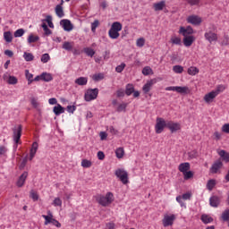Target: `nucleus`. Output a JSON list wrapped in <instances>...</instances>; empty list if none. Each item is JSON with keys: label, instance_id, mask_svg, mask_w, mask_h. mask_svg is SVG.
<instances>
[{"label": "nucleus", "instance_id": "nucleus-31", "mask_svg": "<svg viewBox=\"0 0 229 229\" xmlns=\"http://www.w3.org/2000/svg\"><path fill=\"white\" fill-rule=\"evenodd\" d=\"M23 58L25 62H33V60H35V55L31 53L24 52Z\"/></svg>", "mask_w": 229, "mask_h": 229}, {"label": "nucleus", "instance_id": "nucleus-9", "mask_svg": "<svg viewBox=\"0 0 229 229\" xmlns=\"http://www.w3.org/2000/svg\"><path fill=\"white\" fill-rule=\"evenodd\" d=\"M201 17L198 16V15H190L187 18V22L189 24H192L193 26H199L201 24Z\"/></svg>", "mask_w": 229, "mask_h": 229}, {"label": "nucleus", "instance_id": "nucleus-51", "mask_svg": "<svg viewBox=\"0 0 229 229\" xmlns=\"http://www.w3.org/2000/svg\"><path fill=\"white\" fill-rule=\"evenodd\" d=\"M176 201L182 208H187V206L185 205V202H183V199L182 198V195H179L176 197Z\"/></svg>", "mask_w": 229, "mask_h": 229}, {"label": "nucleus", "instance_id": "nucleus-62", "mask_svg": "<svg viewBox=\"0 0 229 229\" xmlns=\"http://www.w3.org/2000/svg\"><path fill=\"white\" fill-rule=\"evenodd\" d=\"M30 197L32 198V199L34 201H38V194H37V192H35L34 191H30Z\"/></svg>", "mask_w": 229, "mask_h": 229}, {"label": "nucleus", "instance_id": "nucleus-49", "mask_svg": "<svg viewBox=\"0 0 229 229\" xmlns=\"http://www.w3.org/2000/svg\"><path fill=\"white\" fill-rule=\"evenodd\" d=\"M183 178L184 180H191V178H192L194 176V173H192V171H186L183 174Z\"/></svg>", "mask_w": 229, "mask_h": 229}, {"label": "nucleus", "instance_id": "nucleus-52", "mask_svg": "<svg viewBox=\"0 0 229 229\" xmlns=\"http://www.w3.org/2000/svg\"><path fill=\"white\" fill-rule=\"evenodd\" d=\"M51 60V56H49V54H43L41 55V62L43 64H47Z\"/></svg>", "mask_w": 229, "mask_h": 229}, {"label": "nucleus", "instance_id": "nucleus-38", "mask_svg": "<svg viewBox=\"0 0 229 229\" xmlns=\"http://www.w3.org/2000/svg\"><path fill=\"white\" fill-rule=\"evenodd\" d=\"M4 38L5 40V42H12V40H13V36H12V32L10 31H6L4 33Z\"/></svg>", "mask_w": 229, "mask_h": 229}, {"label": "nucleus", "instance_id": "nucleus-18", "mask_svg": "<svg viewBox=\"0 0 229 229\" xmlns=\"http://www.w3.org/2000/svg\"><path fill=\"white\" fill-rule=\"evenodd\" d=\"M178 169L180 171V173H186L187 171L191 170V164L186 162V163H182L179 165Z\"/></svg>", "mask_w": 229, "mask_h": 229}, {"label": "nucleus", "instance_id": "nucleus-46", "mask_svg": "<svg viewBox=\"0 0 229 229\" xmlns=\"http://www.w3.org/2000/svg\"><path fill=\"white\" fill-rule=\"evenodd\" d=\"M171 42H172V44H174L175 46H180V44H182V38H180L179 37H176V36H173L171 38Z\"/></svg>", "mask_w": 229, "mask_h": 229}, {"label": "nucleus", "instance_id": "nucleus-10", "mask_svg": "<svg viewBox=\"0 0 229 229\" xmlns=\"http://www.w3.org/2000/svg\"><path fill=\"white\" fill-rule=\"evenodd\" d=\"M60 24L64 31H72V30H74V26L69 20H62Z\"/></svg>", "mask_w": 229, "mask_h": 229}, {"label": "nucleus", "instance_id": "nucleus-29", "mask_svg": "<svg viewBox=\"0 0 229 229\" xmlns=\"http://www.w3.org/2000/svg\"><path fill=\"white\" fill-rule=\"evenodd\" d=\"M187 72L190 76H196V74L199 72V69H198V67L196 66H191L190 68H188Z\"/></svg>", "mask_w": 229, "mask_h": 229}, {"label": "nucleus", "instance_id": "nucleus-45", "mask_svg": "<svg viewBox=\"0 0 229 229\" xmlns=\"http://www.w3.org/2000/svg\"><path fill=\"white\" fill-rule=\"evenodd\" d=\"M173 71L175 72V74H182V72H183V66L174 65L173 66Z\"/></svg>", "mask_w": 229, "mask_h": 229}, {"label": "nucleus", "instance_id": "nucleus-14", "mask_svg": "<svg viewBox=\"0 0 229 229\" xmlns=\"http://www.w3.org/2000/svg\"><path fill=\"white\" fill-rule=\"evenodd\" d=\"M37 151H38V143L37 141H34L30 150L29 160L31 161L33 160V158H35V155H37Z\"/></svg>", "mask_w": 229, "mask_h": 229}, {"label": "nucleus", "instance_id": "nucleus-7", "mask_svg": "<svg viewBox=\"0 0 229 229\" xmlns=\"http://www.w3.org/2000/svg\"><path fill=\"white\" fill-rule=\"evenodd\" d=\"M167 128L170 130L171 133H174L182 130V125L179 123H174L173 121H167Z\"/></svg>", "mask_w": 229, "mask_h": 229}, {"label": "nucleus", "instance_id": "nucleus-35", "mask_svg": "<svg viewBox=\"0 0 229 229\" xmlns=\"http://www.w3.org/2000/svg\"><path fill=\"white\" fill-rule=\"evenodd\" d=\"M25 77L28 80V85L33 83V74L30 72V70H25Z\"/></svg>", "mask_w": 229, "mask_h": 229}, {"label": "nucleus", "instance_id": "nucleus-3", "mask_svg": "<svg viewBox=\"0 0 229 229\" xmlns=\"http://www.w3.org/2000/svg\"><path fill=\"white\" fill-rule=\"evenodd\" d=\"M165 128H167V121H165L164 118L157 117L156 120V125H155L156 133L157 134L162 133Z\"/></svg>", "mask_w": 229, "mask_h": 229}, {"label": "nucleus", "instance_id": "nucleus-47", "mask_svg": "<svg viewBox=\"0 0 229 229\" xmlns=\"http://www.w3.org/2000/svg\"><path fill=\"white\" fill-rule=\"evenodd\" d=\"M81 165L86 169L89 167H92V161L88 159H82Z\"/></svg>", "mask_w": 229, "mask_h": 229}, {"label": "nucleus", "instance_id": "nucleus-61", "mask_svg": "<svg viewBox=\"0 0 229 229\" xmlns=\"http://www.w3.org/2000/svg\"><path fill=\"white\" fill-rule=\"evenodd\" d=\"M30 103L34 108H38V101L37 100V98H32Z\"/></svg>", "mask_w": 229, "mask_h": 229}, {"label": "nucleus", "instance_id": "nucleus-56", "mask_svg": "<svg viewBox=\"0 0 229 229\" xmlns=\"http://www.w3.org/2000/svg\"><path fill=\"white\" fill-rule=\"evenodd\" d=\"M17 81L18 80L16 79L15 76H9L7 83H9V85H17Z\"/></svg>", "mask_w": 229, "mask_h": 229}, {"label": "nucleus", "instance_id": "nucleus-55", "mask_svg": "<svg viewBox=\"0 0 229 229\" xmlns=\"http://www.w3.org/2000/svg\"><path fill=\"white\" fill-rule=\"evenodd\" d=\"M53 207H62V199L55 198L52 202Z\"/></svg>", "mask_w": 229, "mask_h": 229}, {"label": "nucleus", "instance_id": "nucleus-24", "mask_svg": "<svg viewBox=\"0 0 229 229\" xmlns=\"http://www.w3.org/2000/svg\"><path fill=\"white\" fill-rule=\"evenodd\" d=\"M209 203H210V206L214 207L215 208L219 207V203H220L219 197L217 196L211 197L209 199Z\"/></svg>", "mask_w": 229, "mask_h": 229}, {"label": "nucleus", "instance_id": "nucleus-58", "mask_svg": "<svg viewBox=\"0 0 229 229\" xmlns=\"http://www.w3.org/2000/svg\"><path fill=\"white\" fill-rule=\"evenodd\" d=\"M125 67H126V64H124V63H122L120 65H117L116 67H115V71L117 72H123V71H124V69H125Z\"/></svg>", "mask_w": 229, "mask_h": 229}, {"label": "nucleus", "instance_id": "nucleus-21", "mask_svg": "<svg viewBox=\"0 0 229 229\" xmlns=\"http://www.w3.org/2000/svg\"><path fill=\"white\" fill-rule=\"evenodd\" d=\"M55 15L59 17V19H62V17H64L65 13H64V7L62 4H57L55 9Z\"/></svg>", "mask_w": 229, "mask_h": 229}, {"label": "nucleus", "instance_id": "nucleus-11", "mask_svg": "<svg viewBox=\"0 0 229 229\" xmlns=\"http://www.w3.org/2000/svg\"><path fill=\"white\" fill-rule=\"evenodd\" d=\"M179 33L184 37H189L194 33V30L191 26H188L187 28L180 27Z\"/></svg>", "mask_w": 229, "mask_h": 229}, {"label": "nucleus", "instance_id": "nucleus-36", "mask_svg": "<svg viewBox=\"0 0 229 229\" xmlns=\"http://www.w3.org/2000/svg\"><path fill=\"white\" fill-rule=\"evenodd\" d=\"M225 89H226V87L223 84H220L216 86V89L213 91L216 93V96H219V94H221V92H225Z\"/></svg>", "mask_w": 229, "mask_h": 229}, {"label": "nucleus", "instance_id": "nucleus-5", "mask_svg": "<svg viewBox=\"0 0 229 229\" xmlns=\"http://www.w3.org/2000/svg\"><path fill=\"white\" fill-rule=\"evenodd\" d=\"M114 174L117 178H119L123 185H126V183H128V172H126L124 169H117Z\"/></svg>", "mask_w": 229, "mask_h": 229}, {"label": "nucleus", "instance_id": "nucleus-48", "mask_svg": "<svg viewBox=\"0 0 229 229\" xmlns=\"http://www.w3.org/2000/svg\"><path fill=\"white\" fill-rule=\"evenodd\" d=\"M24 33H26V30H24V29H18L14 32V37H15V38H19L22 37L24 35Z\"/></svg>", "mask_w": 229, "mask_h": 229}, {"label": "nucleus", "instance_id": "nucleus-27", "mask_svg": "<svg viewBox=\"0 0 229 229\" xmlns=\"http://www.w3.org/2000/svg\"><path fill=\"white\" fill-rule=\"evenodd\" d=\"M111 30L117 31L119 33V31L123 30V24H121V22L119 21H114L111 25Z\"/></svg>", "mask_w": 229, "mask_h": 229}, {"label": "nucleus", "instance_id": "nucleus-44", "mask_svg": "<svg viewBox=\"0 0 229 229\" xmlns=\"http://www.w3.org/2000/svg\"><path fill=\"white\" fill-rule=\"evenodd\" d=\"M105 74L103 73H97L92 76V80L94 81H101V80H104Z\"/></svg>", "mask_w": 229, "mask_h": 229}, {"label": "nucleus", "instance_id": "nucleus-13", "mask_svg": "<svg viewBox=\"0 0 229 229\" xmlns=\"http://www.w3.org/2000/svg\"><path fill=\"white\" fill-rule=\"evenodd\" d=\"M157 82V79H151L147 81V83L143 86L142 90L145 94H148L149 90H151V87H153Z\"/></svg>", "mask_w": 229, "mask_h": 229}, {"label": "nucleus", "instance_id": "nucleus-43", "mask_svg": "<svg viewBox=\"0 0 229 229\" xmlns=\"http://www.w3.org/2000/svg\"><path fill=\"white\" fill-rule=\"evenodd\" d=\"M41 27L43 28L46 37H49V35L53 33V31H51V30H49V28L47 27V24L42 23Z\"/></svg>", "mask_w": 229, "mask_h": 229}, {"label": "nucleus", "instance_id": "nucleus-60", "mask_svg": "<svg viewBox=\"0 0 229 229\" xmlns=\"http://www.w3.org/2000/svg\"><path fill=\"white\" fill-rule=\"evenodd\" d=\"M28 164V156L27 157H25L23 159H22V161H21V165H20V169H24V167H26V165Z\"/></svg>", "mask_w": 229, "mask_h": 229}, {"label": "nucleus", "instance_id": "nucleus-57", "mask_svg": "<svg viewBox=\"0 0 229 229\" xmlns=\"http://www.w3.org/2000/svg\"><path fill=\"white\" fill-rule=\"evenodd\" d=\"M98 26H99V21L95 20L94 22L91 23V31L93 33H96V30L98 29Z\"/></svg>", "mask_w": 229, "mask_h": 229}, {"label": "nucleus", "instance_id": "nucleus-34", "mask_svg": "<svg viewBox=\"0 0 229 229\" xmlns=\"http://www.w3.org/2000/svg\"><path fill=\"white\" fill-rule=\"evenodd\" d=\"M38 40H40V38L38 36H35L33 34H30L27 39V42L29 44H33L35 42H38Z\"/></svg>", "mask_w": 229, "mask_h": 229}, {"label": "nucleus", "instance_id": "nucleus-64", "mask_svg": "<svg viewBox=\"0 0 229 229\" xmlns=\"http://www.w3.org/2000/svg\"><path fill=\"white\" fill-rule=\"evenodd\" d=\"M108 229H115V224L114 222H109L106 225Z\"/></svg>", "mask_w": 229, "mask_h": 229}, {"label": "nucleus", "instance_id": "nucleus-26", "mask_svg": "<svg viewBox=\"0 0 229 229\" xmlns=\"http://www.w3.org/2000/svg\"><path fill=\"white\" fill-rule=\"evenodd\" d=\"M41 80L46 82L53 81V75L51 73L43 72L41 73Z\"/></svg>", "mask_w": 229, "mask_h": 229}, {"label": "nucleus", "instance_id": "nucleus-37", "mask_svg": "<svg viewBox=\"0 0 229 229\" xmlns=\"http://www.w3.org/2000/svg\"><path fill=\"white\" fill-rule=\"evenodd\" d=\"M134 90H135V89L133 88V84H127L126 85L125 94L127 96H131V94H133Z\"/></svg>", "mask_w": 229, "mask_h": 229}, {"label": "nucleus", "instance_id": "nucleus-6", "mask_svg": "<svg viewBox=\"0 0 229 229\" xmlns=\"http://www.w3.org/2000/svg\"><path fill=\"white\" fill-rule=\"evenodd\" d=\"M175 219L176 216L174 215H165L163 218V226H165V228H167V226H173Z\"/></svg>", "mask_w": 229, "mask_h": 229}, {"label": "nucleus", "instance_id": "nucleus-19", "mask_svg": "<svg viewBox=\"0 0 229 229\" xmlns=\"http://www.w3.org/2000/svg\"><path fill=\"white\" fill-rule=\"evenodd\" d=\"M175 92L178 94H189L191 92V89H189V87L187 86H175Z\"/></svg>", "mask_w": 229, "mask_h": 229}, {"label": "nucleus", "instance_id": "nucleus-4", "mask_svg": "<svg viewBox=\"0 0 229 229\" xmlns=\"http://www.w3.org/2000/svg\"><path fill=\"white\" fill-rule=\"evenodd\" d=\"M13 141H14V149H17V145L19 144V141L21 140V137L22 135V125H18L16 128L13 130Z\"/></svg>", "mask_w": 229, "mask_h": 229}, {"label": "nucleus", "instance_id": "nucleus-1", "mask_svg": "<svg viewBox=\"0 0 229 229\" xmlns=\"http://www.w3.org/2000/svg\"><path fill=\"white\" fill-rule=\"evenodd\" d=\"M114 193L108 191L106 195H98L97 201L102 207H108V205H112L114 201Z\"/></svg>", "mask_w": 229, "mask_h": 229}, {"label": "nucleus", "instance_id": "nucleus-41", "mask_svg": "<svg viewBox=\"0 0 229 229\" xmlns=\"http://www.w3.org/2000/svg\"><path fill=\"white\" fill-rule=\"evenodd\" d=\"M128 106V103H122V104H119L117 108H116V111L121 113V112H126V108Z\"/></svg>", "mask_w": 229, "mask_h": 229}, {"label": "nucleus", "instance_id": "nucleus-16", "mask_svg": "<svg viewBox=\"0 0 229 229\" xmlns=\"http://www.w3.org/2000/svg\"><path fill=\"white\" fill-rule=\"evenodd\" d=\"M194 40H196V38H194V36H184L182 42L185 47H191V46L194 44Z\"/></svg>", "mask_w": 229, "mask_h": 229}, {"label": "nucleus", "instance_id": "nucleus-20", "mask_svg": "<svg viewBox=\"0 0 229 229\" xmlns=\"http://www.w3.org/2000/svg\"><path fill=\"white\" fill-rule=\"evenodd\" d=\"M53 112L55 115H61V114H64L65 113V108H64V106H62V105L57 104L54 109Z\"/></svg>", "mask_w": 229, "mask_h": 229}, {"label": "nucleus", "instance_id": "nucleus-40", "mask_svg": "<svg viewBox=\"0 0 229 229\" xmlns=\"http://www.w3.org/2000/svg\"><path fill=\"white\" fill-rule=\"evenodd\" d=\"M84 53H85V55H87V56H90V58H92V56H94L96 55V51H94V49H92L90 47H85Z\"/></svg>", "mask_w": 229, "mask_h": 229}, {"label": "nucleus", "instance_id": "nucleus-54", "mask_svg": "<svg viewBox=\"0 0 229 229\" xmlns=\"http://www.w3.org/2000/svg\"><path fill=\"white\" fill-rule=\"evenodd\" d=\"M8 153V147L6 146H0V157H4Z\"/></svg>", "mask_w": 229, "mask_h": 229}, {"label": "nucleus", "instance_id": "nucleus-39", "mask_svg": "<svg viewBox=\"0 0 229 229\" xmlns=\"http://www.w3.org/2000/svg\"><path fill=\"white\" fill-rule=\"evenodd\" d=\"M142 74L143 76H149V74H153V69H151L149 66H145L142 69Z\"/></svg>", "mask_w": 229, "mask_h": 229}, {"label": "nucleus", "instance_id": "nucleus-33", "mask_svg": "<svg viewBox=\"0 0 229 229\" xmlns=\"http://www.w3.org/2000/svg\"><path fill=\"white\" fill-rule=\"evenodd\" d=\"M108 35L110 37V38H113L114 40H115L116 38H119V32L117 30H114L113 29H110L108 31Z\"/></svg>", "mask_w": 229, "mask_h": 229}, {"label": "nucleus", "instance_id": "nucleus-23", "mask_svg": "<svg viewBox=\"0 0 229 229\" xmlns=\"http://www.w3.org/2000/svg\"><path fill=\"white\" fill-rule=\"evenodd\" d=\"M48 216L47 215H42V217L45 219V225H47L49 224H53V221L55 218H53V213L51 211L47 212Z\"/></svg>", "mask_w": 229, "mask_h": 229}, {"label": "nucleus", "instance_id": "nucleus-25", "mask_svg": "<svg viewBox=\"0 0 229 229\" xmlns=\"http://www.w3.org/2000/svg\"><path fill=\"white\" fill-rule=\"evenodd\" d=\"M76 85H80L81 87H83L89 83V79L87 77H80L75 80Z\"/></svg>", "mask_w": 229, "mask_h": 229}, {"label": "nucleus", "instance_id": "nucleus-2", "mask_svg": "<svg viewBox=\"0 0 229 229\" xmlns=\"http://www.w3.org/2000/svg\"><path fill=\"white\" fill-rule=\"evenodd\" d=\"M99 94V89H89L84 94L85 101H94V99L98 98V95Z\"/></svg>", "mask_w": 229, "mask_h": 229}, {"label": "nucleus", "instance_id": "nucleus-59", "mask_svg": "<svg viewBox=\"0 0 229 229\" xmlns=\"http://www.w3.org/2000/svg\"><path fill=\"white\" fill-rule=\"evenodd\" d=\"M66 110L68 114H74L76 112V106H67Z\"/></svg>", "mask_w": 229, "mask_h": 229}, {"label": "nucleus", "instance_id": "nucleus-8", "mask_svg": "<svg viewBox=\"0 0 229 229\" xmlns=\"http://www.w3.org/2000/svg\"><path fill=\"white\" fill-rule=\"evenodd\" d=\"M204 37L209 44H212V42H217V35L212 30L206 31Z\"/></svg>", "mask_w": 229, "mask_h": 229}, {"label": "nucleus", "instance_id": "nucleus-15", "mask_svg": "<svg viewBox=\"0 0 229 229\" xmlns=\"http://www.w3.org/2000/svg\"><path fill=\"white\" fill-rule=\"evenodd\" d=\"M222 167H223V162H221V160H217L212 165L210 168V173H212L213 174H216L217 171H219V169H221Z\"/></svg>", "mask_w": 229, "mask_h": 229}, {"label": "nucleus", "instance_id": "nucleus-63", "mask_svg": "<svg viewBox=\"0 0 229 229\" xmlns=\"http://www.w3.org/2000/svg\"><path fill=\"white\" fill-rule=\"evenodd\" d=\"M191 192H186L184 194H182V196H181V198H182V199L187 200V199H191Z\"/></svg>", "mask_w": 229, "mask_h": 229}, {"label": "nucleus", "instance_id": "nucleus-32", "mask_svg": "<svg viewBox=\"0 0 229 229\" xmlns=\"http://www.w3.org/2000/svg\"><path fill=\"white\" fill-rule=\"evenodd\" d=\"M201 221L204 223V225H208V223H212V221H214V218L208 215H202Z\"/></svg>", "mask_w": 229, "mask_h": 229}, {"label": "nucleus", "instance_id": "nucleus-50", "mask_svg": "<svg viewBox=\"0 0 229 229\" xmlns=\"http://www.w3.org/2000/svg\"><path fill=\"white\" fill-rule=\"evenodd\" d=\"M144 44H146V39L144 38H140L136 41L137 47H144Z\"/></svg>", "mask_w": 229, "mask_h": 229}, {"label": "nucleus", "instance_id": "nucleus-28", "mask_svg": "<svg viewBox=\"0 0 229 229\" xmlns=\"http://www.w3.org/2000/svg\"><path fill=\"white\" fill-rule=\"evenodd\" d=\"M165 6V1H161L159 3L154 4V10L156 12H160V11L164 10Z\"/></svg>", "mask_w": 229, "mask_h": 229}, {"label": "nucleus", "instance_id": "nucleus-12", "mask_svg": "<svg viewBox=\"0 0 229 229\" xmlns=\"http://www.w3.org/2000/svg\"><path fill=\"white\" fill-rule=\"evenodd\" d=\"M217 98V93L214 92V90L210 91L209 93H207L204 96V101L208 105H210V103L214 102V98Z\"/></svg>", "mask_w": 229, "mask_h": 229}, {"label": "nucleus", "instance_id": "nucleus-17", "mask_svg": "<svg viewBox=\"0 0 229 229\" xmlns=\"http://www.w3.org/2000/svg\"><path fill=\"white\" fill-rule=\"evenodd\" d=\"M28 178V172H23L21 176L19 177L16 185L17 187H22L26 183V179Z\"/></svg>", "mask_w": 229, "mask_h": 229}, {"label": "nucleus", "instance_id": "nucleus-42", "mask_svg": "<svg viewBox=\"0 0 229 229\" xmlns=\"http://www.w3.org/2000/svg\"><path fill=\"white\" fill-rule=\"evenodd\" d=\"M72 43L69 42V41H65L63 44V49H65V51H72Z\"/></svg>", "mask_w": 229, "mask_h": 229}, {"label": "nucleus", "instance_id": "nucleus-22", "mask_svg": "<svg viewBox=\"0 0 229 229\" xmlns=\"http://www.w3.org/2000/svg\"><path fill=\"white\" fill-rule=\"evenodd\" d=\"M217 154L224 160V162H229V153L225 150H217Z\"/></svg>", "mask_w": 229, "mask_h": 229}, {"label": "nucleus", "instance_id": "nucleus-30", "mask_svg": "<svg viewBox=\"0 0 229 229\" xmlns=\"http://www.w3.org/2000/svg\"><path fill=\"white\" fill-rule=\"evenodd\" d=\"M114 153H115L116 158H119V159L123 158V157H124V148L120 147L116 148Z\"/></svg>", "mask_w": 229, "mask_h": 229}, {"label": "nucleus", "instance_id": "nucleus-53", "mask_svg": "<svg viewBox=\"0 0 229 229\" xmlns=\"http://www.w3.org/2000/svg\"><path fill=\"white\" fill-rule=\"evenodd\" d=\"M216 187V181L215 180H209L207 183V189L208 191H212Z\"/></svg>", "mask_w": 229, "mask_h": 229}]
</instances>
